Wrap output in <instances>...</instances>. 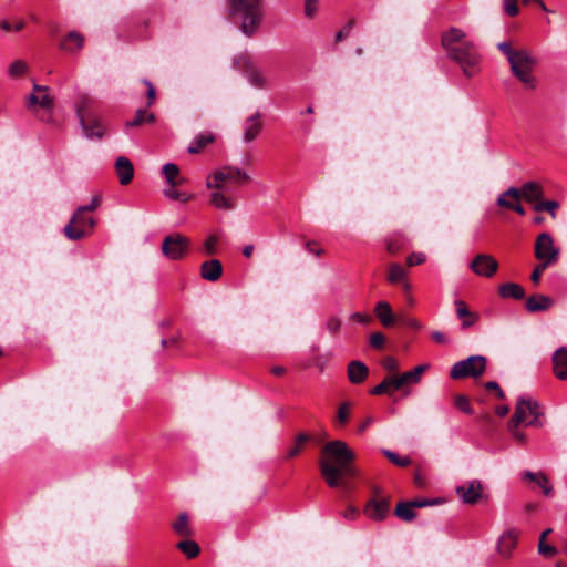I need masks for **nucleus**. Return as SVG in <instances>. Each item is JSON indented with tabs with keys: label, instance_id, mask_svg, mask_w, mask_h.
<instances>
[{
	"label": "nucleus",
	"instance_id": "nucleus-1",
	"mask_svg": "<svg viewBox=\"0 0 567 567\" xmlns=\"http://www.w3.org/2000/svg\"><path fill=\"white\" fill-rule=\"evenodd\" d=\"M354 458L353 451L341 440L330 441L322 446L319 467L329 487L344 486L347 478L357 476Z\"/></svg>",
	"mask_w": 567,
	"mask_h": 567
},
{
	"label": "nucleus",
	"instance_id": "nucleus-2",
	"mask_svg": "<svg viewBox=\"0 0 567 567\" xmlns=\"http://www.w3.org/2000/svg\"><path fill=\"white\" fill-rule=\"evenodd\" d=\"M441 45L446 56L460 65L466 78H472L481 71L482 55L475 43L466 40L463 30L452 27L443 32Z\"/></svg>",
	"mask_w": 567,
	"mask_h": 567
},
{
	"label": "nucleus",
	"instance_id": "nucleus-3",
	"mask_svg": "<svg viewBox=\"0 0 567 567\" xmlns=\"http://www.w3.org/2000/svg\"><path fill=\"white\" fill-rule=\"evenodd\" d=\"M229 10L239 20L243 33L248 37L256 33L262 20V0H230Z\"/></svg>",
	"mask_w": 567,
	"mask_h": 567
},
{
	"label": "nucleus",
	"instance_id": "nucleus-4",
	"mask_svg": "<svg viewBox=\"0 0 567 567\" xmlns=\"http://www.w3.org/2000/svg\"><path fill=\"white\" fill-rule=\"evenodd\" d=\"M511 422L514 426L524 423L526 426L542 427L545 423V410L537 400L520 396L516 401Z\"/></svg>",
	"mask_w": 567,
	"mask_h": 567
},
{
	"label": "nucleus",
	"instance_id": "nucleus-5",
	"mask_svg": "<svg viewBox=\"0 0 567 567\" xmlns=\"http://www.w3.org/2000/svg\"><path fill=\"white\" fill-rule=\"evenodd\" d=\"M537 59L527 50L519 52L509 59V69L512 74L527 89L535 90L537 80L534 76V70L537 65Z\"/></svg>",
	"mask_w": 567,
	"mask_h": 567
},
{
	"label": "nucleus",
	"instance_id": "nucleus-6",
	"mask_svg": "<svg viewBox=\"0 0 567 567\" xmlns=\"http://www.w3.org/2000/svg\"><path fill=\"white\" fill-rule=\"evenodd\" d=\"M96 101L87 94H80L75 101V112L87 138L101 140L105 134V128L102 123H96L97 131H91L89 125L90 121L96 116Z\"/></svg>",
	"mask_w": 567,
	"mask_h": 567
},
{
	"label": "nucleus",
	"instance_id": "nucleus-7",
	"mask_svg": "<svg viewBox=\"0 0 567 567\" xmlns=\"http://www.w3.org/2000/svg\"><path fill=\"white\" fill-rule=\"evenodd\" d=\"M49 86L33 84V91L27 99V109L37 114L43 123H52L53 97L49 94Z\"/></svg>",
	"mask_w": 567,
	"mask_h": 567
},
{
	"label": "nucleus",
	"instance_id": "nucleus-8",
	"mask_svg": "<svg viewBox=\"0 0 567 567\" xmlns=\"http://www.w3.org/2000/svg\"><path fill=\"white\" fill-rule=\"evenodd\" d=\"M487 360L483 355H471L465 360L457 361L453 364L450 377L454 380L464 378H478L486 370Z\"/></svg>",
	"mask_w": 567,
	"mask_h": 567
},
{
	"label": "nucleus",
	"instance_id": "nucleus-9",
	"mask_svg": "<svg viewBox=\"0 0 567 567\" xmlns=\"http://www.w3.org/2000/svg\"><path fill=\"white\" fill-rule=\"evenodd\" d=\"M250 177L245 171L238 167L227 166L215 172L213 175H209L207 177L206 186L208 188L223 189L225 184L228 182L241 185L247 183Z\"/></svg>",
	"mask_w": 567,
	"mask_h": 567
},
{
	"label": "nucleus",
	"instance_id": "nucleus-10",
	"mask_svg": "<svg viewBox=\"0 0 567 567\" xmlns=\"http://www.w3.org/2000/svg\"><path fill=\"white\" fill-rule=\"evenodd\" d=\"M94 225L93 217L85 216V213L78 208L65 225L64 235L71 240H79L91 234Z\"/></svg>",
	"mask_w": 567,
	"mask_h": 567
},
{
	"label": "nucleus",
	"instance_id": "nucleus-11",
	"mask_svg": "<svg viewBox=\"0 0 567 567\" xmlns=\"http://www.w3.org/2000/svg\"><path fill=\"white\" fill-rule=\"evenodd\" d=\"M189 247L190 239L182 234L175 233L163 239L162 252L171 260H179L188 254Z\"/></svg>",
	"mask_w": 567,
	"mask_h": 567
},
{
	"label": "nucleus",
	"instance_id": "nucleus-12",
	"mask_svg": "<svg viewBox=\"0 0 567 567\" xmlns=\"http://www.w3.org/2000/svg\"><path fill=\"white\" fill-rule=\"evenodd\" d=\"M235 63L251 85L259 89H265L267 86V79L258 69L251 55L241 54L236 59Z\"/></svg>",
	"mask_w": 567,
	"mask_h": 567
},
{
	"label": "nucleus",
	"instance_id": "nucleus-13",
	"mask_svg": "<svg viewBox=\"0 0 567 567\" xmlns=\"http://www.w3.org/2000/svg\"><path fill=\"white\" fill-rule=\"evenodd\" d=\"M535 257L539 261L554 265L558 261L559 249L554 246L553 237L548 233H542L535 241Z\"/></svg>",
	"mask_w": 567,
	"mask_h": 567
},
{
	"label": "nucleus",
	"instance_id": "nucleus-14",
	"mask_svg": "<svg viewBox=\"0 0 567 567\" xmlns=\"http://www.w3.org/2000/svg\"><path fill=\"white\" fill-rule=\"evenodd\" d=\"M470 268L477 276L491 278L498 270V261L491 255L478 254L471 261Z\"/></svg>",
	"mask_w": 567,
	"mask_h": 567
},
{
	"label": "nucleus",
	"instance_id": "nucleus-15",
	"mask_svg": "<svg viewBox=\"0 0 567 567\" xmlns=\"http://www.w3.org/2000/svg\"><path fill=\"white\" fill-rule=\"evenodd\" d=\"M482 484L478 480L470 481L456 487V494L465 504L474 505L482 497Z\"/></svg>",
	"mask_w": 567,
	"mask_h": 567
},
{
	"label": "nucleus",
	"instance_id": "nucleus-16",
	"mask_svg": "<svg viewBox=\"0 0 567 567\" xmlns=\"http://www.w3.org/2000/svg\"><path fill=\"white\" fill-rule=\"evenodd\" d=\"M454 307L455 315L457 319L461 321L462 330H468L478 322L480 315L476 311H472L464 300H454Z\"/></svg>",
	"mask_w": 567,
	"mask_h": 567
},
{
	"label": "nucleus",
	"instance_id": "nucleus-17",
	"mask_svg": "<svg viewBox=\"0 0 567 567\" xmlns=\"http://www.w3.org/2000/svg\"><path fill=\"white\" fill-rule=\"evenodd\" d=\"M520 192L516 187H509L502 193L497 198V205L516 212L519 215H525V208L522 206Z\"/></svg>",
	"mask_w": 567,
	"mask_h": 567
},
{
	"label": "nucleus",
	"instance_id": "nucleus-18",
	"mask_svg": "<svg viewBox=\"0 0 567 567\" xmlns=\"http://www.w3.org/2000/svg\"><path fill=\"white\" fill-rule=\"evenodd\" d=\"M389 511L390 503L385 498H372L364 507L365 515L377 522L383 520L388 516Z\"/></svg>",
	"mask_w": 567,
	"mask_h": 567
},
{
	"label": "nucleus",
	"instance_id": "nucleus-19",
	"mask_svg": "<svg viewBox=\"0 0 567 567\" xmlns=\"http://www.w3.org/2000/svg\"><path fill=\"white\" fill-rule=\"evenodd\" d=\"M518 540V532L509 529L503 533L498 539L497 550L498 554L504 558L508 559L512 557L513 550L516 548Z\"/></svg>",
	"mask_w": 567,
	"mask_h": 567
},
{
	"label": "nucleus",
	"instance_id": "nucleus-20",
	"mask_svg": "<svg viewBox=\"0 0 567 567\" xmlns=\"http://www.w3.org/2000/svg\"><path fill=\"white\" fill-rule=\"evenodd\" d=\"M348 379L352 384L363 383L369 375L368 365L359 360H353L347 367Z\"/></svg>",
	"mask_w": 567,
	"mask_h": 567
},
{
	"label": "nucleus",
	"instance_id": "nucleus-21",
	"mask_svg": "<svg viewBox=\"0 0 567 567\" xmlns=\"http://www.w3.org/2000/svg\"><path fill=\"white\" fill-rule=\"evenodd\" d=\"M115 172L121 185H127L134 176L133 163L125 156H120L115 161Z\"/></svg>",
	"mask_w": 567,
	"mask_h": 567
},
{
	"label": "nucleus",
	"instance_id": "nucleus-22",
	"mask_svg": "<svg viewBox=\"0 0 567 567\" xmlns=\"http://www.w3.org/2000/svg\"><path fill=\"white\" fill-rule=\"evenodd\" d=\"M553 372L559 380H567V348H558L551 358Z\"/></svg>",
	"mask_w": 567,
	"mask_h": 567
},
{
	"label": "nucleus",
	"instance_id": "nucleus-23",
	"mask_svg": "<svg viewBox=\"0 0 567 567\" xmlns=\"http://www.w3.org/2000/svg\"><path fill=\"white\" fill-rule=\"evenodd\" d=\"M262 130L260 122V113L256 112L249 116L244 123V141L250 143L258 137Z\"/></svg>",
	"mask_w": 567,
	"mask_h": 567
},
{
	"label": "nucleus",
	"instance_id": "nucleus-24",
	"mask_svg": "<svg viewBox=\"0 0 567 567\" xmlns=\"http://www.w3.org/2000/svg\"><path fill=\"white\" fill-rule=\"evenodd\" d=\"M223 275V265L218 259L206 260L200 265V276L208 281H217Z\"/></svg>",
	"mask_w": 567,
	"mask_h": 567
},
{
	"label": "nucleus",
	"instance_id": "nucleus-25",
	"mask_svg": "<svg viewBox=\"0 0 567 567\" xmlns=\"http://www.w3.org/2000/svg\"><path fill=\"white\" fill-rule=\"evenodd\" d=\"M429 369V364H420L416 365L413 370L406 371L400 375H396L395 379L396 385H400L401 389L408 384H416L421 381L422 374Z\"/></svg>",
	"mask_w": 567,
	"mask_h": 567
},
{
	"label": "nucleus",
	"instance_id": "nucleus-26",
	"mask_svg": "<svg viewBox=\"0 0 567 567\" xmlns=\"http://www.w3.org/2000/svg\"><path fill=\"white\" fill-rule=\"evenodd\" d=\"M406 270L400 264H391L389 266L388 281L391 284H402L404 292H410L411 285L406 280Z\"/></svg>",
	"mask_w": 567,
	"mask_h": 567
},
{
	"label": "nucleus",
	"instance_id": "nucleus-27",
	"mask_svg": "<svg viewBox=\"0 0 567 567\" xmlns=\"http://www.w3.org/2000/svg\"><path fill=\"white\" fill-rule=\"evenodd\" d=\"M522 478L535 483L542 489L545 496L553 495V487L548 477L543 472L534 473L532 471H525L522 474Z\"/></svg>",
	"mask_w": 567,
	"mask_h": 567
},
{
	"label": "nucleus",
	"instance_id": "nucleus-28",
	"mask_svg": "<svg viewBox=\"0 0 567 567\" xmlns=\"http://www.w3.org/2000/svg\"><path fill=\"white\" fill-rule=\"evenodd\" d=\"M553 303V299L545 295H533L526 299L525 307L529 312H537L549 309Z\"/></svg>",
	"mask_w": 567,
	"mask_h": 567
},
{
	"label": "nucleus",
	"instance_id": "nucleus-29",
	"mask_svg": "<svg viewBox=\"0 0 567 567\" xmlns=\"http://www.w3.org/2000/svg\"><path fill=\"white\" fill-rule=\"evenodd\" d=\"M84 44V37L78 31L69 32L61 41V49L70 53L79 52Z\"/></svg>",
	"mask_w": 567,
	"mask_h": 567
},
{
	"label": "nucleus",
	"instance_id": "nucleus-30",
	"mask_svg": "<svg viewBox=\"0 0 567 567\" xmlns=\"http://www.w3.org/2000/svg\"><path fill=\"white\" fill-rule=\"evenodd\" d=\"M518 190L520 197L528 203H538L543 198V188L536 182H527Z\"/></svg>",
	"mask_w": 567,
	"mask_h": 567
},
{
	"label": "nucleus",
	"instance_id": "nucleus-31",
	"mask_svg": "<svg viewBox=\"0 0 567 567\" xmlns=\"http://www.w3.org/2000/svg\"><path fill=\"white\" fill-rule=\"evenodd\" d=\"M409 244L408 237L402 233H393L385 240L386 250L392 255L408 248Z\"/></svg>",
	"mask_w": 567,
	"mask_h": 567
},
{
	"label": "nucleus",
	"instance_id": "nucleus-32",
	"mask_svg": "<svg viewBox=\"0 0 567 567\" xmlns=\"http://www.w3.org/2000/svg\"><path fill=\"white\" fill-rule=\"evenodd\" d=\"M374 313L380 322L386 328L393 326L395 322L396 317L392 313L391 306L388 301H379L375 305Z\"/></svg>",
	"mask_w": 567,
	"mask_h": 567
},
{
	"label": "nucleus",
	"instance_id": "nucleus-33",
	"mask_svg": "<svg viewBox=\"0 0 567 567\" xmlns=\"http://www.w3.org/2000/svg\"><path fill=\"white\" fill-rule=\"evenodd\" d=\"M498 295L503 299L522 300L525 297V290L518 284L507 282L498 287Z\"/></svg>",
	"mask_w": 567,
	"mask_h": 567
},
{
	"label": "nucleus",
	"instance_id": "nucleus-34",
	"mask_svg": "<svg viewBox=\"0 0 567 567\" xmlns=\"http://www.w3.org/2000/svg\"><path fill=\"white\" fill-rule=\"evenodd\" d=\"M163 175L172 187L183 185L186 182L185 177L179 175V168L174 163H167L163 166Z\"/></svg>",
	"mask_w": 567,
	"mask_h": 567
},
{
	"label": "nucleus",
	"instance_id": "nucleus-35",
	"mask_svg": "<svg viewBox=\"0 0 567 567\" xmlns=\"http://www.w3.org/2000/svg\"><path fill=\"white\" fill-rule=\"evenodd\" d=\"M395 379L396 375L386 377L383 379L381 383L375 385L370 390V394L372 395H383V394H392L394 391L400 390L401 386L396 385Z\"/></svg>",
	"mask_w": 567,
	"mask_h": 567
},
{
	"label": "nucleus",
	"instance_id": "nucleus-36",
	"mask_svg": "<svg viewBox=\"0 0 567 567\" xmlns=\"http://www.w3.org/2000/svg\"><path fill=\"white\" fill-rule=\"evenodd\" d=\"M175 534L182 537H190L194 532L189 524V517L186 513H181L177 519L172 524Z\"/></svg>",
	"mask_w": 567,
	"mask_h": 567
},
{
	"label": "nucleus",
	"instance_id": "nucleus-37",
	"mask_svg": "<svg viewBox=\"0 0 567 567\" xmlns=\"http://www.w3.org/2000/svg\"><path fill=\"white\" fill-rule=\"evenodd\" d=\"M215 141V136L212 133H205L197 135L192 143L188 145V153L198 154L200 153L208 144Z\"/></svg>",
	"mask_w": 567,
	"mask_h": 567
},
{
	"label": "nucleus",
	"instance_id": "nucleus-38",
	"mask_svg": "<svg viewBox=\"0 0 567 567\" xmlns=\"http://www.w3.org/2000/svg\"><path fill=\"white\" fill-rule=\"evenodd\" d=\"M155 122V115L152 112H147L144 109H138L135 112V115L132 120L126 121L127 127H136L141 126L144 123H154Z\"/></svg>",
	"mask_w": 567,
	"mask_h": 567
},
{
	"label": "nucleus",
	"instance_id": "nucleus-39",
	"mask_svg": "<svg viewBox=\"0 0 567 567\" xmlns=\"http://www.w3.org/2000/svg\"><path fill=\"white\" fill-rule=\"evenodd\" d=\"M311 440L307 433H300L296 436L293 444L287 449L286 458H293L300 454L305 444Z\"/></svg>",
	"mask_w": 567,
	"mask_h": 567
},
{
	"label": "nucleus",
	"instance_id": "nucleus-40",
	"mask_svg": "<svg viewBox=\"0 0 567 567\" xmlns=\"http://www.w3.org/2000/svg\"><path fill=\"white\" fill-rule=\"evenodd\" d=\"M394 514L404 522H411L415 518L412 502H400L395 507Z\"/></svg>",
	"mask_w": 567,
	"mask_h": 567
},
{
	"label": "nucleus",
	"instance_id": "nucleus-41",
	"mask_svg": "<svg viewBox=\"0 0 567 567\" xmlns=\"http://www.w3.org/2000/svg\"><path fill=\"white\" fill-rule=\"evenodd\" d=\"M210 203L218 209L230 210L235 207L234 200L229 197H226L220 192L212 193Z\"/></svg>",
	"mask_w": 567,
	"mask_h": 567
},
{
	"label": "nucleus",
	"instance_id": "nucleus-42",
	"mask_svg": "<svg viewBox=\"0 0 567 567\" xmlns=\"http://www.w3.org/2000/svg\"><path fill=\"white\" fill-rule=\"evenodd\" d=\"M176 547L187 557L195 558L199 555L200 548L198 544L190 539H185L177 543Z\"/></svg>",
	"mask_w": 567,
	"mask_h": 567
},
{
	"label": "nucleus",
	"instance_id": "nucleus-43",
	"mask_svg": "<svg viewBox=\"0 0 567 567\" xmlns=\"http://www.w3.org/2000/svg\"><path fill=\"white\" fill-rule=\"evenodd\" d=\"M382 454L394 465L399 467H406L409 466L412 461L410 456H401L398 453L390 451V450H382Z\"/></svg>",
	"mask_w": 567,
	"mask_h": 567
},
{
	"label": "nucleus",
	"instance_id": "nucleus-44",
	"mask_svg": "<svg viewBox=\"0 0 567 567\" xmlns=\"http://www.w3.org/2000/svg\"><path fill=\"white\" fill-rule=\"evenodd\" d=\"M352 403L350 401L342 402L337 411V423L340 426L346 425L349 422Z\"/></svg>",
	"mask_w": 567,
	"mask_h": 567
},
{
	"label": "nucleus",
	"instance_id": "nucleus-45",
	"mask_svg": "<svg viewBox=\"0 0 567 567\" xmlns=\"http://www.w3.org/2000/svg\"><path fill=\"white\" fill-rule=\"evenodd\" d=\"M454 405H455L456 409H458L461 412H463L465 414H473L474 413L468 398L466 395H464V394H456L454 396Z\"/></svg>",
	"mask_w": 567,
	"mask_h": 567
},
{
	"label": "nucleus",
	"instance_id": "nucleus-46",
	"mask_svg": "<svg viewBox=\"0 0 567 567\" xmlns=\"http://www.w3.org/2000/svg\"><path fill=\"white\" fill-rule=\"evenodd\" d=\"M559 207V204L558 202L556 200H544L542 202V199L535 204L534 206V209L536 212H543V210H546L548 212L553 218H555L556 216V209Z\"/></svg>",
	"mask_w": 567,
	"mask_h": 567
},
{
	"label": "nucleus",
	"instance_id": "nucleus-47",
	"mask_svg": "<svg viewBox=\"0 0 567 567\" xmlns=\"http://www.w3.org/2000/svg\"><path fill=\"white\" fill-rule=\"evenodd\" d=\"M342 327V321L337 316H330L326 321V329L332 336L336 337Z\"/></svg>",
	"mask_w": 567,
	"mask_h": 567
},
{
	"label": "nucleus",
	"instance_id": "nucleus-48",
	"mask_svg": "<svg viewBox=\"0 0 567 567\" xmlns=\"http://www.w3.org/2000/svg\"><path fill=\"white\" fill-rule=\"evenodd\" d=\"M27 71V64L21 60L13 61L8 69V74L11 78H18L24 74Z\"/></svg>",
	"mask_w": 567,
	"mask_h": 567
},
{
	"label": "nucleus",
	"instance_id": "nucleus-49",
	"mask_svg": "<svg viewBox=\"0 0 567 567\" xmlns=\"http://www.w3.org/2000/svg\"><path fill=\"white\" fill-rule=\"evenodd\" d=\"M164 195L166 197H168L169 199L179 200L183 203L190 200V198L193 197V195H188L186 193H181L172 186H171V188L164 190Z\"/></svg>",
	"mask_w": 567,
	"mask_h": 567
},
{
	"label": "nucleus",
	"instance_id": "nucleus-50",
	"mask_svg": "<svg viewBox=\"0 0 567 567\" xmlns=\"http://www.w3.org/2000/svg\"><path fill=\"white\" fill-rule=\"evenodd\" d=\"M504 12L509 17H516L519 13L517 0H503Z\"/></svg>",
	"mask_w": 567,
	"mask_h": 567
},
{
	"label": "nucleus",
	"instance_id": "nucleus-51",
	"mask_svg": "<svg viewBox=\"0 0 567 567\" xmlns=\"http://www.w3.org/2000/svg\"><path fill=\"white\" fill-rule=\"evenodd\" d=\"M412 502V505L417 508H422V507H425V506H433V505H439V504H442L444 502V499L442 498H419V499H414V501H411Z\"/></svg>",
	"mask_w": 567,
	"mask_h": 567
},
{
	"label": "nucleus",
	"instance_id": "nucleus-52",
	"mask_svg": "<svg viewBox=\"0 0 567 567\" xmlns=\"http://www.w3.org/2000/svg\"><path fill=\"white\" fill-rule=\"evenodd\" d=\"M385 342V337L382 332H373L369 338V344L373 349H382Z\"/></svg>",
	"mask_w": 567,
	"mask_h": 567
},
{
	"label": "nucleus",
	"instance_id": "nucleus-53",
	"mask_svg": "<svg viewBox=\"0 0 567 567\" xmlns=\"http://www.w3.org/2000/svg\"><path fill=\"white\" fill-rule=\"evenodd\" d=\"M551 266L550 264H547L545 261H540L535 269L532 272L530 279L535 285H538L540 277L543 272L546 270L547 267Z\"/></svg>",
	"mask_w": 567,
	"mask_h": 567
},
{
	"label": "nucleus",
	"instance_id": "nucleus-54",
	"mask_svg": "<svg viewBox=\"0 0 567 567\" xmlns=\"http://www.w3.org/2000/svg\"><path fill=\"white\" fill-rule=\"evenodd\" d=\"M395 321H398L413 330L421 329V323L414 318H410L406 316H396Z\"/></svg>",
	"mask_w": 567,
	"mask_h": 567
},
{
	"label": "nucleus",
	"instance_id": "nucleus-55",
	"mask_svg": "<svg viewBox=\"0 0 567 567\" xmlns=\"http://www.w3.org/2000/svg\"><path fill=\"white\" fill-rule=\"evenodd\" d=\"M142 82H143V84L147 89V92H146V96H147L146 105L147 106H152L154 104V102H155V99H156L155 87H154L153 83L150 80H147V79H144Z\"/></svg>",
	"mask_w": 567,
	"mask_h": 567
},
{
	"label": "nucleus",
	"instance_id": "nucleus-56",
	"mask_svg": "<svg viewBox=\"0 0 567 567\" xmlns=\"http://www.w3.org/2000/svg\"><path fill=\"white\" fill-rule=\"evenodd\" d=\"M497 49L506 56L507 61L514 55H516L519 50H514L509 42H501L497 44Z\"/></svg>",
	"mask_w": 567,
	"mask_h": 567
},
{
	"label": "nucleus",
	"instance_id": "nucleus-57",
	"mask_svg": "<svg viewBox=\"0 0 567 567\" xmlns=\"http://www.w3.org/2000/svg\"><path fill=\"white\" fill-rule=\"evenodd\" d=\"M218 237L215 235L209 236L204 243V251L207 255H214L216 252V246Z\"/></svg>",
	"mask_w": 567,
	"mask_h": 567
},
{
	"label": "nucleus",
	"instance_id": "nucleus-58",
	"mask_svg": "<svg viewBox=\"0 0 567 567\" xmlns=\"http://www.w3.org/2000/svg\"><path fill=\"white\" fill-rule=\"evenodd\" d=\"M426 260V256L423 252H412L406 258V264L409 267L417 266L423 264Z\"/></svg>",
	"mask_w": 567,
	"mask_h": 567
},
{
	"label": "nucleus",
	"instance_id": "nucleus-59",
	"mask_svg": "<svg viewBox=\"0 0 567 567\" xmlns=\"http://www.w3.org/2000/svg\"><path fill=\"white\" fill-rule=\"evenodd\" d=\"M382 367L389 372H395L399 370V362L393 357H385L382 360Z\"/></svg>",
	"mask_w": 567,
	"mask_h": 567
},
{
	"label": "nucleus",
	"instance_id": "nucleus-60",
	"mask_svg": "<svg viewBox=\"0 0 567 567\" xmlns=\"http://www.w3.org/2000/svg\"><path fill=\"white\" fill-rule=\"evenodd\" d=\"M102 198L100 195H95L92 197L91 203L89 205L80 206L79 208L84 213L93 212L101 205Z\"/></svg>",
	"mask_w": 567,
	"mask_h": 567
},
{
	"label": "nucleus",
	"instance_id": "nucleus-61",
	"mask_svg": "<svg viewBox=\"0 0 567 567\" xmlns=\"http://www.w3.org/2000/svg\"><path fill=\"white\" fill-rule=\"evenodd\" d=\"M318 9V0H305V14L312 18Z\"/></svg>",
	"mask_w": 567,
	"mask_h": 567
},
{
	"label": "nucleus",
	"instance_id": "nucleus-62",
	"mask_svg": "<svg viewBox=\"0 0 567 567\" xmlns=\"http://www.w3.org/2000/svg\"><path fill=\"white\" fill-rule=\"evenodd\" d=\"M518 426H514L512 424V422L509 421V431L511 433L513 434L514 439L520 443V444H525L526 443V435L520 432L519 430H517Z\"/></svg>",
	"mask_w": 567,
	"mask_h": 567
},
{
	"label": "nucleus",
	"instance_id": "nucleus-63",
	"mask_svg": "<svg viewBox=\"0 0 567 567\" xmlns=\"http://www.w3.org/2000/svg\"><path fill=\"white\" fill-rule=\"evenodd\" d=\"M485 389L486 390L495 391L498 399H504L505 398L504 391L501 389L499 384L497 382H495V381L486 382L485 383Z\"/></svg>",
	"mask_w": 567,
	"mask_h": 567
},
{
	"label": "nucleus",
	"instance_id": "nucleus-64",
	"mask_svg": "<svg viewBox=\"0 0 567 567\" xmlns=\"http://www.w3.org/2000/svg\"><path fill=\"white\" fill-rule=\"evenodd\" d=\"M350 319L359 322V323H362V324H367L371 321V317L367 313H361V312H353L351 316H350Z\"/></svg>",
	"mask_w": 567,
	"mask_h": 567
}]
</instances>
